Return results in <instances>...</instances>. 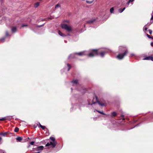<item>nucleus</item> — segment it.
<instances>
[{"label": "nucleus", "instance_id": "f257e3e1", "mask_svg": "<svg viewBox=\"0 0 153 153\" xmlns=\"http://www.w3.org/2000/svg\"><path fill=\"white\" fill-rule=\"evenodd\" d=\"M108 50L107 49L100 52L97 51V50H93L88 54V56L90 57H92L99 54L101 57H103L105 54L108 52Z\"/></svg>", "mask_w": 153, "mask_h": 153}, {"label": "nucleus", "instance_id": "f03ea898", "mask_svg": "<svg viewBox=\"0 0 153 153\" xmlns=\"http://www.w3.org/2000/svg\"><path fill=\"white\" fill-rule=\"evenodd\" d=\"M121 48L122 49L123 48V50H122V51H124V52L123 54H119L117 56V58L119 59H123L128 53V51L126 48L120 47L119 49L120 50Z\"/></svg>", "mask_w": 153, "mask_h": 153}, {"label": "nucleus", "instance_id": "7ed1b4c3", "mask_svg": "<svg viewBox=\"0 0 153 153\" xmlns=\"http://www.w3.org/2000/svg\"><path fill=\"white\" fill-rule=\"evenodd\" d=\"M86 52L84 51L82 52H80L78 53H76L75 54H71L68 57V59L72 58H76V57H75V55H78L79 56H83L85 55H87V53H86Z\"/></svg>", "mask_w": 153, "mask_h": 153}, {"label": "nucleus", "instance_id": "20e7f679", "mask_svg": "<svg viewBox=\"0 0 153 153\" xmlns=\"http://www.w3.org/2000/svg\"><path fill=\"white\" fill-rule=\"evenodd\" d=\"M62 28L66 30L68 32H71L73 30V29L71 26H69L66 24H62L61 25Z\"/></svg>", "mask_w": 153, "mask_h": 153}, {"label": "nucleus", "instance_id": "39448f33", "mask_svg": "<svg viewBox=\"0 0 153 153\" xmlns=\"http://www.w3.org/2000/svg\"><path fill=\"white\" fill-rule=\"evenodd\" d=\"M152 17L150 19L151 22L150 23H148L147 24L145 25L143 27V30H146L148 29V27L151 25V24L153 22V11L151 14Z\"/></svg>", "mask_w": 153, "mask_h": 153}, {"label": "nucleus", "instance_id": "423d86ee", "mask_svg": "<svg viewBox=\"0 0 153 153\" xmlns=\"http://www.w3.org/2000/svg\"><path fill=\"white\" fill-rule=\"evenodd\" d=\"M57 144L56 142H53L51 141L50 142L48 143L45 145L46 146H51V147L52 148H54L55 147Z\"/></svg>", "mask_w": 153, "mask_h": 153}, {"label": "nucleus", "instance_id": "0eeeda50", "mask_svg": "<svg viewBox=\"0 0 153 153\" xmlns=\"http://www.w3.org/2000/svg\"><path fill=\"white\" fill-rule=\"evenodd\" d=\"M43 146H40L36 148H33V151L40 152L43 149Z\"/></svg>", "mask_w": 153, "mask_h": 153}, {"label": "nucleus", "instance_id": "6e6552de", "mask_svg": "<svg viewBox=\"0 0 153 153\" xmlns=\"http://www.w3.org/2000/svg\"><path fill=\"white\" fill-rule=\"evenodd\" d=\"M97 102L101 106H105L106 105V103L105 101H98Z\"/></svg>", "mask_w": 153, "mask_h": 153}, {"label": "nucleus", "instance_id": "1a4fd4ad", "mask_svg": "<svg viewBox=\"0 0 153 153\" xmlns=\"http://www.w3.org/2000/svg\"><path fill=\"white\" fill-rule=\"evenodd\" d=\"M96 19H91L90 20L88 21L87 22V23H90V24H92L93 23L94 21H95Z\"/></svg>", "mask_w": 153, "mask_h": 153}, {"label": "nucleus", "instance_id": "9d476101", "mask_svg": "<svg viewBox=\"0 0 153 153\" xmlns=\"http://www.w3.org/2000/svg\"><path fill=\"white\" fill-rule=\"evenodd\" d=\"M78 83V80H73L71 82V84H72V85H76Z\"/></svg>", "mask_w": 153, "mask_h": 153}, {"label": "nucleus", "instance_id": "9b49d317", "mask_svg": "<svg viewBox=\"0 0 153 153\" xmlns=\"http://www.w3.org/2000/svg\"><path fill=\"white\" fill-rule=\"evenodd\" d=\"M8 134V132H5L4 133H3V132H1L0 133V135H2L4 137L6 135H7Z\"/></svg>", "mask_w": 153, "mask_h": 153}, {"label": "nucleus", "instance_id": "f8f14e48", "mask_svg": "<svg viewBox=\"0 0 153 153\" xmlns=\"http://www.w3.org/2000/svg\"><path fill=\"white\" fill-rule=\"evenodd\" d=\"M16 140L18 142H21L22 140V137H18L16 138Z\"/></svg>", "mask_w": 153, "mask_h": 153}, {"label": "nucleus", "instance_id": "ddd939ff", "mask_svg": "<svg viewBox=\"0 0 153 153\" xmlns=\"http://www.w3.org/2000/svg\"><path fill=\"white\" fill-rule=\"evenodd\" d=\"M17 30V28L16 27H13L12 28V31L13 33H15Z\"/></svg>", "mask_w": 153, "mask_h": 153}, {"label": "nucleus", "instance_id": "4468645a", "mask_svg": "<svg viewBox=\"0 0 153 153\" xmlns=\"http://www.w3.org/2000/svg\"><path fill=\"white\" fill-rule=\"evenodd\" d=\"M58 34L59 35L62 36H66V35L63 34L59 30L58 31Z\"/></svg>", "mask_w": 153, "mask_h": 153}, {"label": "nucleus", "instance_id": "2eb2a0df", "mask_svg": "<svg viewBox=\"0 0 153 153\" xmlns=\"http://www.w3.org/2000/svg\"><path fill=\"white\" fill-rule=\"evenodd\" d=\"M125 7H124L123 9H120L118 10L119 12L120 13H121L125 9Z\"/></svg>", "mask_w": 153, "mask_h": 153}, {"label": "nucleus", "instance_id": "dca6fc26", "mask_svg": "<svg viewBox=\"0 0 153 153\" xmlns=\"http://www.w3.org/2000/svg\"><path fill=\"white\" fill-rule=\"evenodd\" d=\"M50 139L53 142H56L55 140V138L53 137H50Z\"/></svg>", "mask_w": 153, "mask_h": 153}, {"label": "nucleus", "instance_id": "f3484780", "mask_svg": "<svg viewBox=\"0 0 153 153\" xmlns=\"http://www.w3.org/2000/svg\"><path fill=\"white\" fill-rule=\"evenodd\" d=\"M39 5V2H37L34 4V7H37Z\"/></svg>", "mask_w": 153, "mask_h": 153}, {"label": "nucleus", "instance_id": "a211bd4d", "mask_svg": "<svg viewBox=\"0 0 153 153\" xmlns=\"http://www.w3.org/2000/svg\"><path fill=\"white\" fill-rule=\"evenodd\" d=\"M151 56L147 57L143 59V60H151Z\"/></svg>", "mask_w": 153, "mask_h": 153}, {"label": "nucleus", "instance_id": "6ab92c4d", "mask_svg": "<svg viewBox=\"0 0 153 153\" xmlns=\"http://www.w3.org/2000/svg\"><path fill=\"white\" fill-rule=\"evenodd\" d=\"M114 11V9L113 7L111 8L110 9V12L111 13H112Z\"/></svg>", "mask_w": 153, "mask_h": 153}, {"label": "nucleus", "instance_id": "aec40b11", "mask_svg": "<svg viewBox=\"0 0 153 153\" xmlns=\"http://www.w3.org/2000/svg\"><path fill=\"white\" fill-rule=\"evenodd\" d=\"M67 65L68 67V71H69V70H70V68H71V66L69 64H67Z\"/></svg>", "mask_w": 153, "mask_h": 153}, {"label": "nucleus", "instance_id": "412c9836", "mask_svg": "<svg viewBox=\"0 0 153 153\" xmlns=\"http://www.w3.org/2000/svg\"><path fill=\"white\" fill-rule=\"evenodd\" d=\"M111 114L113 116H115L117 115V113L116 112H113L111 113Z\"/></svg>", "mask_w": 153, "mask_h": 153}, {"label": "nucleus", "instance_id": "4be33fe9", "mask_svg": "<svg viewBox=\"0 0 153 153\" xmlns=\"http://www.w3.org/2000/svg\"><path fill=\"white\" fill-rule=\"evenodd\" d=\"M19 131V128L17 127L15 128L14 129V131L15 132H17Z\"/></svg>", "mask_w": 153, "mask_h": 153}, {"label": "nucleus", "instance_id": "5701e85b", "mask_svg": "<svg viewBox=\"0 0 153 153\" xmlns=\"http://www.w3.org/2000/svg\"><path fill=\"white\" fill-rule=\"evenodd\" d=\"M96 111H97V112H99V113H100L101 114H102L106 115L102 111H98L97 110H96Z\"/></svg>", "mask_w": 153, "mask_h": 153}, {"label": "nucleus", "instance_id": "b1692460", "mask_svg": "<svg viewBox=\"0 0 153 153\" xmlns=\"http://www.w3.org/2000/svg\"><path fill=\"white\" fill-rule=\"evenodd\" d=\"M6 119H7L6 118V117H4L2 118L1 119H0V120H1V121H3V120H6Z\"/></svg>", "mask_w": 153, "mask_h": 153}, {"label": "nucleus", "instance_id": "393cba45", "mask_svg": "<svg viewBox=\"0 0 153 153\" xmlns=\"http://www.w3.org/2000/svg\"><path fill=\"white\" fill-rule=\"evenodd\" d=\"M0 153H5L4 151L2 149L0 150Z\"/></svg>", "mask_w": 153, "mask_h": 153}, {"label": "nucleus", "instance_id": "a878e982", "mask_svg": "<svg viewBox=\"0 0 153 153\" xmlns=\"http://www.w3.org/2000/svg\"><path fill=\"white\" fill-rule=\"evenodd\" d=\"M5 39V38H2V39H0V40L1 41V42H4V40Z\"/></svg>", "mask_w": 153, "mask_h": 153}, {"label": "nucleus", "instance_id": "bb28decb", "mask_svg": "<svg viewBox=\"0 0 153 153\" xmlns=\"http://www.w3.org/2000/svg\"><path fill=\"white\" fill-rule=\"evenodd\" d=\"M34 143L35 142L33 141H32V142H31L30 143V144L31 145H34Z\"/></svg>", "mask_w": 153, "mask_h": 153}, {"label": "nucleus", "instance_id": "cd10ccee", "mask_svg": "<svg viewBox=\"0 0 153 153\" xmlns=\"http://www.w3.org/2000/svg\"><path fill=\"white\" fill-rule=\"evenodd\" d=\"M60 7V5H59V4H57L56 5L55 8H57L58 7Z\"/></svg>", "mask_w": 153, "mask_h": 153}, {"label": "nucleus", "instance_id": "c85d7f7f", "mask_svg": "<svg viewBox=\"0 0 153 153\" xmlns=\"http://www.w3.org/2000/svg\"><path fill=\"white\" fill-rule=\"evenodd\" d=\"M41 127L43 129H44L45 128V126H41Z\"/></svg>", "mask_w": 153, "mask_h": 153}, {"label": "nucleus", "instance_id": "c756f323", "mask_svg": "<svg viewBox=\"0 0 153 153\" xmlns=\"http://www.w3.org/2000/svg\"><path fill=\"white\" fill-rule=\"evenodd\" d=\"M148 31L149 32V33L150 34H152V31L151 30H149Z\"/></svg>", "mask_w": 153, "mask_h": 153}, {"label": "nucleus", "instance_id": "7c9ffc66", "mask_svg": "<svg viewBox=\"0 0 153 153\" xmlns=\"http://www.w3.org/2000/svg\"><path fill=\"white\" fill-rule=\"evenodd\" d=\"M146 36L149 38H152H152H153L151 37H150V36L149 35H148V34H147Z\"/></svg>", "mask_w": 153, "mask_h": 153}, {"label": "nucleus", "instance_id": "2f4dec72", "mask_svg": "<svg viewBox=\"0 0 153 153\" xmlns=\"http://www.w3.org/2000/svg\"><path fill=\"white\" fill-rule=\"evenodd\" d=\"M130 2H131L130 1V0H129V1H128L127 3L126 4L127 5H128L129 3H130Z\"/></svg>", "mask_w": 153, "mask_h": 153}, {"label": "nucleus", "instance_id": "473e14b6", "mask_svg": "<svg viewBox=\"0 0 153 153\" xmlns=\"http://www.w3.org/2000/svg\"><path fill=\"white\" fill-rule=\"evenodd\" d=\"M130 55L131 56H135L134 54L133 53H131Z\"/></svg>", "mask_w": 153, "mask_h": 153}, {"label": "nucleus", "instance_id": "72a5a7b5", "mask_svg": "<svg viewBox=\"0 0 153 153\" xmlns=\"http://www.w3.org/2000/svg\"><path fill=\"white\" fill-rule=\"evenodd\" d=\"M27 25H26V24H23L22 25V27H24V26H27Z\"/></svg>", "mask_w": 153, "mask_h": 153}, {"label": "nucleus", "instance_id": "f704fd0d", "mask_svg": "<svg viewBox=\"0 0 153 153\" xmlns=\"http://www.w3.org/2000/svg\"><path fill=\"white\" fill-rule=\"evenodd\" d=\"M3 0H0V4H2V3Z\"/></svg>", "mask_w": 153, "mask_h": 153}, {"label": "nucleus", "instance_id": "c9c22d12", "mask_svg": "<svg viewBox=\"0 0 153 153\" xmlns=\"http://www.w3.org/2000/svg\"><path fill=\"white\" fill-rule=\"evenodd\" d=\"M44 25V24H43V25H40V26H38V27H42V26H43Z\"/></svg>", "mask_w": 153, "mask_h": 153}, {"label": "nucleus", "instance_id": "e433bc0d", "mask_svg": "<svg viewBox=\"0 0 153 153\" xmlns=\"http://www.w3.org/2000/svg\"><path fill=\"white\" fill-rule=\"evenodd\" d=\"M151 60L152 61H153V57L151 56Z\"/></svg>", "mask_w": 153, "mask_h": 153}, {"label": "nucleus", "instance_id": "4c0bfd02", "mask_svg": "<svg viewBox=\"0 0 153 153\" xmlns=\"http://www.w3.org/2000/svg\"><path fill=\"white\" fill-rule=\"evenodd\" d=\"M6 35L7 36H8V33L7 32H6Z\"/></svg>", "mask_w": 153, "mask_h": 153}, {"label": "nucleus", "instance_id": "58836bf2", "mask_svg": "<svg viewBox=\"0 0 153 153\" xmlns=\"http://www.w3.org/2000/svg\"><path fill=\"white\" fill-rule=\"evenodd\" d=\"M30 144H29V145L27 146V148H29L30 147Z\"/></svg>", "mask_w": 153, "mask_h": 153}, {"label": "nucleus", "instance_id": "ea45409f", "mask_svg": "<svg viewBox=\"0 0 153 153\" xmlns=\"http://www.w3.org/2000/svg\"><path fill=\"white\" fill-rule=\"evenodd\" d=\"M151 45L152 46H153V42H152L151 43Z\"/></svg>", "mask_w": 153, "mask_h": 153}, {"label": "nucleus", "instance_id": "a19ab883", "mask_svg": "<svg viewBox=\"0 0 153 153\" xmlns=\"http://www.w3.org/2000/svg\"><path fill=\"white\" fill-rule=\"evenodd\" d=\"M2 20L3 21H4V19H5V18H2Z\"/></svg>", "mask_w": 153, "mask_h": 153}, {"label": "nucleus", "instance_id": "79ce46f5", "mask_svg": "<svg viewBox=\"0 0 153 153\" xmlns=\"http://www.w3.org/2000/svg\"><path fill=\"white\" fill-rule=\"evenodd\" d=\"M87 1V3H91L89 1Z\"/></svg>", "mask_w": 153, "mask_h": 153}, {"label": "nucleus", "instance_id": "37998d69", "mask_svg": "<svg viewBox=\"0 0 153 153\" xmlns=\"http://www.w3.org/2000/svg\"><path fill=\"white\" fill-rule=\"evenodd\" d=\"M134 0H130V1L131 2H132Z\"/></svg>", "mask_w": 153, "mask_h": 153}, {"label": "nucleus", "instance_id": "c03bdc74", "mask_svg": "<svg viewBox=\"0 0 153 153\" xmlns=\"http://www.w3.org/2000/svg\"><path fill=\"white\" fill-rule=\"evenodd\" d=\"M41 126H42V125H41V124L40 123H39V126H40V127H41Z\"/></svg>", "mask_w": 153, "mask_h": 153}, {"label": "nucleus", "instance_id": "a18cd8bd", "mask_svg": "<svg viewBox=\"0 0 153 153\" xmlns=\"http://www.w3.org/2000/svg\"><path fill=\"white\" fill-rule=\"evenodd\" d=\"M95 103V102H94V103H92V104H91V105H92V104H94Z\"/></svg>", "mask_w": 153, "mask_h": 153}, {"label": "nucleus", "instance_id": "49530a36", "mask_svg": "<svg viewBox=\"0 0 153 153\" xmlns=\"http://www.w3.org/2000/svg\"><path fill=\"white\" fill-rule=\"evenodd\" d=\"M1 19V17H0V20ZM1 23V22H0V23Z\"/></svg>", "mask_w": 153, "mask_h": 153}, {"label": "nucleus", "instance_id": "de8ad7c7", "mask_svg": "<svg viewBox=\"0 0 153 153\" xmlns=\"http://www.w3.org/2000/svg\"><path fill=\"white\" fill-rule=\"evenodd\" d=\"M68 35L69 36L70 34H68Z\"/></svg>", "mask_w": 153, "mask_h": 153}, {"label": "nucleus", "instance_id": "09e8293b", "mask_svg": "<svg viewBox=\"0 0 153 153\" xmlns=\"http://www.w3.org/2000/svg\"><path fill=\"white\" fill-rule=\"evenodd\" d=\"M71 90H72V88H71Z\"/></svg>", "mask_w": 153, "mask_h": 153}, {"label": "nucleus", "instance_id": "8fccbe9b", "mask_svg": "<svg viewBox=\"0 0 153 153\" xmlns=\"http://www.w3.org/2000/svg\"><path fill=\"white\" fill-rule=\"evenodd\" d=\"M123 120H125V119H124V118H123Z\"/></svg>", "mask_w": 153, "mask_h": 153}, {"label": "nucleus", "instance_id": "3c124183", "mask_svg": "<svg viewBox=\"0 0 153 153\" xmlns=\"http://www.w3.org/2000/svg\"><path fill=\"white\" fill-rule=\"evenodd\" d=\"M65 42H66V41H65Z\"/></svg>", "mask_w": 153, "mask_h": 153}, {"label": "nucleus", "instance_id": "603ef678", "mask_svg": "<svg viewBox=\"0 0 153 153\" xmlns=\"http://www.w3.org/2000/svg\"><path fill=\"white\" fill-rule=\"evenodd\" d=\"M84 27H85V25H84Z\"/></svg>", "mask_w": 153, "mask_h": 153}, {"label": "nucleus", "instance_id": "864d4df0", "mask_svg": "<svg viewBox=\"0 0 153 153\" xmlns=\"http://www.w3.org/2000/svg\"><path fill=\"white\" fill-rule=\"evenodd\" d=\"M28 139H29V137H28Z\"/></svg>", "mask_w": 153, "mask_h": 153}, {"label": "nucleus", "instance_id": "5fc2aeb1", "mask_svg": "<svg viewBox=\"0 0 153 153\" xmlns=\"http://www.w3.org/2000/svg\"><path fill=\"white\" fill-rule=\"evenodd\" d=\"M152 39H153V38H152Z\"/></svg>", "mask_w": 153, "mask_h": 153}]
</instances>
